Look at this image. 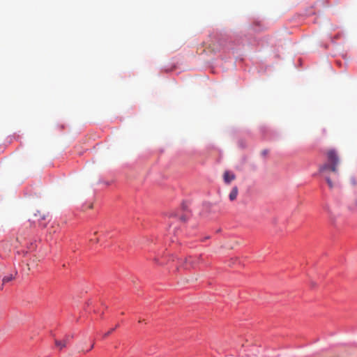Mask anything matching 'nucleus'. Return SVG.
Instances as JSON below:
<instances>
[{
	"label": "nucleus",
	"instance_id": "1",
	"mask_svg": "<svg viewBox=\"0 0 357 357\" xmlns=\"http://www.w3.org/2000/svg\"><path fill=\"white\" fill-rule=\"evenodd\" d=\"M325 154L327 161L319 166V171L325 178L329 188H333L336 186L337 183L331 180L328 173L331 172L334 175L338 176V166L340 164V158L337 151L333 149L327 150Z\"/></svg>",
	"mask_w": 357,
	"mask_h": 357
},
{
	"label": "nucleus",
	"instance_id": "2",
	"mask_svg": "<svg viewBox=\"0 0 357 357\" xmlns=\"http://www.w3.org/2000/svg\"><path fill=\"white\" fill-rule=\"evenodd\" d=\"M199 257H189L185 259V268L194 267L196 264L198 263Z\"/></svg>",
	"mask_w": 357,
	"mask_h": 357
},
{
	"label": "nucleus",
	"instance_id": "3",
	"mask_svg": "<svg viewBox=\"0 0 357 357\" xmlns=\"http://www.w3.org/2000/svg\"><path fill=\"white\" fill-rule=\"evenodd\" d=\"M224 181L227 184H229L232 181L236 178V176L234 174L229 172V171H226L223 175Z\"/></svg>",
	"mask_w": 357,
	"mask_h": 357
},
{
	"label": "nucleus",
	"instance_id": "4",
	"mask_svg": "<svg viewBox=\"0 0 357 357\" xmlns=\"http://www.w3.org/2000/svg\"><path fill=\"white\" fill-rule=\"evenodd\" d=\"M238 193V189L236 186H234L232 188V190L230 192L229 195V198L230 201H234L237 197Z\"/></svg>",
	"mask_w": 357,
	"mask_h": 357
},
{
	"label": "nucleus",
	"instance_id": "5",
	"mask_svg": "<svg viewBox=\"0 0 357 357\" xmlns=\"http://www.w3.org/2000/svg\"><path fill=\"white\" fill-rule=\"evenodd\" d=\"M55 344L60 350L66 347V343H63L61 340H55Z\"/></svg>",
	"mask_w": 357,
	"mask_h": 357
},
{
	"label": "nucleus",
	"instance_id": "6",
	"mask_svg": "<svg viewBox=\"0 0 357 357\" xmlns=\"http://www.w3.org/2000/svg\"><path fill=\"white\" fill-rule=\"evenodd\" d=\"M13 279H14V276L12 274L5 276L2 280L3 284L13 280Z\"/></svg>",
	"mask_w": 357,
	"mask_h": 357
},
{
	"label": "nucleus",
	"instance_id": "7",
	"mask_svg": "<svg viewBox=\"0 0 357 357\" xmlns=\"http://www.w3.org/2000/svg\"><path fill=\"white\" fill-rule=\"evenodd\" d=\"M115 330V328H112L111 329L110 331H109L108 332H107L106 333H105L103 335V337H107V336H109Z\"/></svg>",
	"mask_w": 357,
	"mask_h": 357
},
{
	"label": "nucleus",
	"instance_id": "8",
	"mask_svg": "<svg viewBox=\"0 0 357 357\" xmlns=\"http://www.w3.org/2000/svg\"><path fill=\"white\" fill-rule=\"evenodd\" d=\"M268 150H267V149H264V150L261 151V155L264 157H266L268 155Z\"/></svg>",
	"mask_w": 357,
	"mask_h": 357
},
{
	"label": "nucleus",
	"instance_id": "9",
	"mask_svg": "<svg viewBox=\"0 0 357 357\" xmlns=\"http://www.w3.org/2000/svg\"><path fill=\"white\" fill-rule=\"evenodd\" d=\"M349 208L351 210H355L356 208H357V199L355 200L354 205L352 206H350Z\"/></svg>",
	"mask_w": 357,
	"mask_h": 357
},
{
	"label": "nucleus",
	"instance_id": "10",
	"mask_svg": "<svg viewBox=\"0 0 357 357\" xmlns=\"http://www.w3.org/2000/svg\"><path fill=\"white\" fill-rule=\"evenodd\" d=\"M45 214L41 215V214L39 213V218H38V220H45Z\"/></svg>",
	"mask_w": 357,
	"mask_h": 357
},
{
	"label": "nucleus",
	"instance_id": "11",
	"mask_svg": "<svg viewBox=\"0 0 357 357\" xmlns=\"http://www.w3.org/2000/svg\"><path fill=\"white\" fill-rule=\"evenodd\" d=\"M90 241L93 242V243H97V242H98V238H91Z\"/></svg>",
	"mask_w": 357,
	"mask_h": 357
},
{
	"label": "nucleus",
	"instance_id": "12",
	"mask_svg": "<svg viewBox=\"0 0 357 357\" xmlns=\"http://www.w3.org/2000/svg\"><path fill=\"white\" fill-rule=\"evenodd\" d=\"M73 336L67 335L64 340H66V342H68L70 338H72Z\"/></svg>",
	"mask_w": 357,
	"mask_h": 357
},
{
	"label": "nucleus",
	"instance_id": "13",
	"mask_svg": "<svg viewBox=\"0 0 357 357\" xmlns=\"http://www.w3.org/2000/svg\"><path fill=\"white\" fill-rule=\"evenodd\" d=\"M93 347H94V344H92L91 345H90V349L89 350H87L86 352L89 351V350H91L93 348Z\"/></svg>",
	"mask_w": 357,
	"mask_h": 357
},
{
	"label": "nucleus",
	"instance_id": "14",
	"mask_svg": "<svg viewBox=\"0 0 357 357\" xmlns=\"http://www.w3.org/2000/svg\"><path fill=\"white\" fill-rule=\"evenodd\" d=\"M63 343H66V344H67L68 342L66 341V340H63Z\"/></svg>",
	"mask_w": 357,
	"mask_h": 357
},
{
	"label": "nucleus",
	"instance_id": "15",
	"mask_svg": "<svg viewBox=\"0 0 357 357\" xmlns=\"http://www.w3.org/2000/svg\"><path fill=\"white\" fill-rule=\"evenodd\" d=\"M1 289H2V287H0V290H1Z\"/></svg>",
	"mask_w": 357,
	"mask_h": 357
}]
</instances>
